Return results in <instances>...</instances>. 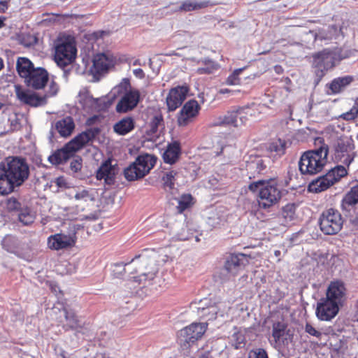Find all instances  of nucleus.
Instances as JSON below:
<instances>
[{
  "label": "nucleus",
  "instance_id": "1",
  "mask_svg": "<svg viewBox=\"0 0 358 358\" xmlns=\"http://www.w3.org/2000/svg\"><path fill=\"white\" fill-rule=\"evenodd\" d=\"M30 175L27 160L21 157H8L0 163V194H8L22 186Z\"/></svg>",
  "mask_w": 358,
  "mask_h": 358
},
{
  "label": "nucleus",
  "instance_id": "31",
  "mask_svg": "<svg viewBox=\"0 0 358 358\" xmlns=\"http://www.w3.org/2000/svg\"><path fill=\"white\" fill-rule=\"evenodd\" d=\"M49 248L59 250L67 248V236L62 234H55L48 238Z\"/></svg>",
  "mask_w": 358,
  "mask_h": 358
},
{
  "label": "nucleus",
  "instance_id": "21",
  "mask_svg": "<svg viewBox=\"0 0 358 358\" xmlns=\"http://www.w3.org/2000/svg\"><path fill=\"white\" fill-rule=\"evenodd\" d=\"M49 79L48 71L41 67H37L32 73L25 79L24 83L28 87L34 90H40L43 88L47 84Z\"/></svg>",
  "mask_w": 358,
  "mask_h": 358
},
{
  "label": "nucleus",
  "instance_id": "43",
  "mask_svg": "<svg viewBox=\"0 0 358 358\" xmlns=\"http://www.w3.org/2000/svg\"><path fill=\"white\" fill-rule=\"evenodd\" d=\"M83 228L80 224H76L75 222L71 220L69 222V255L70 254V249L76 243V231Z\"/></svg>",
  "mask_w": 358,
  "mask_h": 358
},
{
  "label": "nucleus",
  "instance_id": "53",
  "mask_svg": "<svg viewBox=\"0 0 358 358\" xmlns=\"http://www.w3.org/2000/svg\"><path fill=\"white\" fill-rule=\"evenodd\" d=\"M131 87L130 85V80L129 78H123L121 81V83L117 85L115 88L114 90L116 91L117 93L121 92H128Z\"/></svg>",
  "mask_w": 358,
  "mask_h": 358
},
{
  "label": "nucleus",
  "instance_id": "32",
  "mask_svg": "<svg viewBox=\"0 0 358 358\" xmlns=\"http://www.w3.org/2000/svg\"><path fill=\"white\" fill-rule=\"evenodd\" d=\"M197 63L202 65V66L196 69V73L199 75L211 74L217 70L219 67L217 62L209 58L201 59Z\"/></svg>",
  "mask_w": 358,
  "mask_h": 358
},
{
  "label": "nucleus",
  "instance_id": "46",
  "mask_svg": "<svg viewBox=\"0 0 358 358\" xmlns=\"http://www.w3.org/2000/svg\"><path fill=\"white\" fill-rule=\"evenodd\" d=\"M269 149L271 152H275L277 155L280 157L285 152L286 142L284 140L278 138L271 143Z\"/></svg>",
  "mask_w": 358,
  "mask_h": 358
},
{
  "label": "nucleus",
  "instance_id": "29",
  "mask_svg": "<svg viewBox=\"0 0 358 358\" xmlns=\"http://www.w3.org/2000/svg\"><path fill=\"white\" fill-rule=\"evenodd\" d=\"M76 101L80 103L83 109L87 113L93 112L94 98L87 90L82 89L80 90Z\"/></svg>",
  "mask_w": 358,
  "mask_h": 358
},
{
  "label": "nucleus",
  "instance_id": "57",
  "mask_svg": "<svg viewBox=\"0 0 358 358\" xmlns=\"http://www.w3.org/2000/svg\"><path fill=\"white\" fill-rule=\"evenodd\" d=\"M89 198V192L87 190H82L79 192H77L75 194L73 197H71L70 200H73V199L76 201H80V202H87V199Z\"/></svg>",
  "mask_w": 358,
  "mask_h": 358
},
{
  "label": "nucleus",
  "instance_id": "15",
  "mask_svg": "<svg viewBox=\"0 0 358 358\" xmlns=\"http://www.w3.org/2000/svg\"><path fill=\"white\" fill-rule=\"evenodd\" d=\"M346 291L345 283L342 280H335L329 284L324 298L341 306L346 299Z\"/></svg>",
  "mask_w": 358,
  "mask_h": 358
},
{
  "label": "nucleus",
  "instance_id": "6",
  "mask_svg": "<svg viewBox=\"0 0 358 358\" xmlns=\"http://www.w3.org/2000/svg\"><path fill=\"white\" fill-rule=\"evenodd\" d=\"M312 68L315 79L314 84L317 85L327 73L336 65L330 52V48L324 49L312 55Z\"/></svg>",
  "mask_w": 358,
  "mask_h": 358
},
{
  "label": "nucleus",
  "instance_id": "61",
  "mask_svg": "<svg viewBox=\"0 0 358 358\" xmlns=\"http://www.w3.org/2000/svg\"><path fill=\"white\" fill-rule=\"evenodd\" d=\"M58 91V86L54 82H52L50 85V91L45 95L46 96V99L49 96H54L57 94Z\"/></svg>",
  "mask_w": 358,
  "mask_h": 358
},
{
  "label": "nucleus",
  "instance_id": "39",
  "mask_svg": "<svg viewBox=\"0 0 358 358\" xmlns=\"http://www.w3.org/2000/svg\"><path fill=\"white\" fill-rule=\"evenodd\" d=\"M204 7V4L196 0H185L180 3V7L178 10H182V12H190L201 9Z\"/></svg>",
  "mask_w": 358,
  "mask_h": 358
},
{
  "label": "nucleus",
  "instance_id": "23",
  "mask_svg": "<svg viewBox=\"0 0 358 358\" xmlns=\"http://www.w3.org/2000/svg\"><path fill=\"white\" fill-rule=\"evenodd\" d=\"M111 65V60L104 53L96 55L93 58V65L90 69L94 77L106 72Z\"/></svg>",
  "mask_w": 358,
  "mask_h": 358
},
{
  "label": "nucleus",
  "instance_id": "11",
  "mask_svg": "<svg viewBox=\"0 0 358 358\" xmlns=\"http://www.w3.org/2000/svg\"><path fill=\"white\" fill-rule=\"evenodd\" d=\"M54 48V61L62 71L63 76L66 77L67 74V34L66 33H62L58 36L55 41Z\"/></svg>",
  "mask_w": 358,
  "mask_h": 358
},
{
  "label": "nucleus",
  "instance_id": "60",
  "mask_svg": "<svg viewBox=\"0 0 358 358\" xmlns=\"http://www.w3.org/2000/svg\"><path fill=\"white\" fill-rule=\"evenodd\" d=\"M358 115V112L357 110H356V108L353 106L350 110V111L345 113H343L342 115V117L344 120H355V117L357 116Z\"/></svg>",
  "mask_w": 358,
  "mask_h": 358
},
{
  "label": "nucleus",
  "instance_id": "7",
  "mask_svg": "<svg viewBox=\"0 0 358 358\" xmlns=\"http://www.w3.org/2000/svg\"><path fill=\"white\" fill-rule=\"evenodd\" d=\"M347 173V170L343 166H336L329 171L327 174L310 182L308 190L315 193L324 191L338 182L341 178L345 176Z\"/></svg>",
  "mask_w": 358,
  "mask_h": 358
},
{
  "label": "nucleus",
  "instance_id": "17",
  "mask_svg": "<svg viewBox=\"0 0 358 358\" xmlns=\"http://www.w3.org/2000/svg\"><path fill=\"white\" fill-rule=\"evenodd\" d=\"M140 100V92L138 90H129L123 93L117 102L115 110L118 113H124L132 110L138 105Z\"/></svg>",
  "mask_w": 358,
  "mask_h": 358
},
{
  "label": "nucleus",
  "instance_id": "25",
  "mask_svg": "<svg viewBox=\"0 0 358 358\" xmlns=\"http://www.w3.org/2000/svg\"><path fill=\"white\" fill-rule=\"evenodd\" d=\"M358 204V185L352 187L344 196L341 207L344 212H350Z\"/></svg>",
  "mask_w": 358,
  "mask_h": 358
},
{
  "label": "nucleus",
  "instance_id": "33",
  "mask_svg": "<svg viewBox=\"0 0 358 358\" xmlns=\"http://www.w3.org/2000/svg\"><path fill=\"white\" fill-rule=\"evenodd\" d=\"M48 161L52 165L62 164L67 161V143L62 148L57 149L48 157Z\"/></svg>",
  "mask_w": 358,
  "mask_h": 358
},
{
  "label": "nucleus",
  "instance_id": "50",
  "mask_svg": "<svg viewBox=\"0 0 358 358\" xmlns=\"http://www.w3.org/2000/svg\"><path fill=\"white\" fill-rule=\"evenodd\" d=\"M162 122L163 118L162 116H155L150 123V129L148 131V134L152 135L155 134L158 131L159 127L162 124Z\"/></svg>",
  "mask_w": 358,
  "mask_h": 358
},
{
  "label": "nucleus",
  "instance_id": "22",
  "mask_svg": "<svg viewBox=\"0 0 358 358\" xmlns=\"http://www.w3.org/2000/svg\"><path fill=\"white\" fill-rule=\"evenodd\" d=\"M117 171V164H112V160L108 159L98 169L96 177L97 180H104L107 185H113L115 182Z\"/></svg>",
  "mask_w": 358,
  "mask_h": 358
},
{
  "label": "nucleus",
  "instance_id": "56",
  "mask_svg": "<svg viewBox=\"0 0 358 358\" xmlns=\"http://www.w3.org/2000/svg\"><path fill=\"white\" fill-rule=\"evenodd\" d=\"M305 331L308 333L309 335L314 336L318 339H320L322 336V333L321 331L317 330L309 323H306L305 326Z\"/></svg>",
  "mask_w": 358,
  "mask_h": 358
},
{
  "label": "nucleus",
  "instance_id": "51",
  "mask_svg": "<svg viewBox=\"0 0 358 358\" xmlns=\"http://www.w3.org/2000/svg\"><path fill=\"white\" fill-rule=\"evenodd\" d=\"M55 129L60 134L61 136L66 138L67 137V120L66 118H63L61 120H59L55 124Z\"/></svg>",
  "mask_w": 358,
  "mask_h": 358
},
{
  "label": "nucleus",
  "instance_id": "3",
  "mask_svg": "<svg viewBox=\"0 0 358 358\" xmlns=\"http://www.w3.org/2000/svg\"><path fill=\"white\" fill-rule=\"evenodd\" d=\"M155 253L153 250L145 249L141 254L135 256L130 262L129 266H134L133 273L140 274L132 277L134 281L141 282L154 279L158 268L155 264Z\"/></svg>",
  "mask_w": 358,
  "mask_h": 358
},
{
  "label": "nucleus",
  "instance_id": "13",
  "mask_svg": "<svg viewBox=\"0 0 358 358\" xmlns=\"http://www.w3.org/2000/svg\"><path fill=\"white\" fill-rule=\"evenodd\" d=\"M334 148L336 159L348 166H350L354 160L352 152L354 145L352 143V140L348 138H339L336 141Z\"/></svg>",
  "mask_w": 358,
  "mask_h": 358
},
{
  "label": "nucleus",
  "instance_id": "45",
  "mask_svg": "<svg viewBox=\"0 0 358 358\" xmlns=\"http://www.w3.org/2000/svg\"><path fill=\"white\" fill-rule=\"evenodd\" d=\"M193 197L189 194H182L178 200V211L182 213L192 204Z\"/></svg>",
  "mask_w": 358,
  "mask_h": 358
},
{
  "label": "nucleus",
  "instance_id": "26",
  "mask_svg": "<svg viewBox=\"0 0 358 358\" xmlns=\"http://www.w3.org/2000/svg\"><path fill=\"white\" fill-rule=\"evenodd\" d=\"M2 247L7 252L19 255L23 249V243L17 237L12 235L6 236L1 242Z\"/></svg>",
  "mask_w": 358,
  "mask_h": 358
},
{
  "label": "nucleus",
  "instance_id": "52",
  "mask_svg": "<svg viewBox=\"0 0 358 358\" xmlns=\"http://www.w3.org/2000/svg\"><path fill=\"white\" fill-rule=\"evenodd\" d=\"M192 234L189 233V231L187 229L186 227H181L180 231H178L176 233L173 238L176 241H186L191 238Z\"/></svg>",
  "mask_w": 358,
  "mask_h": 358
},
{
  "label": "nucleus",
  "instance_id": "62",
  "mask_svg": "<svg viewBox=\"0 0 358 358\" xmlns=\"http://www.w3.org/2000/svg\"><path fill=\"white\" fill-rule=\"evenodd\" d=\"M79 257H76V258H73L71 259V262H69V268H68V271H69V274L70 273V271H76L78 266V263H79Z\"/></svg>",
  "mask_w": 358,
  "mask_h": 358
},
{
  "label": "nucleus",
  "instance_id": "40",
  "mask_svg": "<svg viewBox=\"0 0 358 358\" xmlns=\"http://www.w3.org/2000/svg\"><path fill=\"white\" fill-rule=\"evenodd\" d=\"M69 330L71 329H82V325H83L84 322L80 320L78 316L76 315L75 312L71 310H69ZM76 336L79 334H83L80 331L76 330Z\"/></svg>",
  "mask_w": 358,
  "mask_h": 358
},
{
  "label": "nucleus",
  "instance_id": "18",
  "mask_svg": "<svg viewBox=\"0 0 358 358\" xmlns=\"http://www.w3.org/2000/svg\"><path fill=\"white\" fill-rule=\"evenodd\" d=\"M339 308L336 303L322 298L317 303L315 314L321 321H331L338 313Z\"/></svg>",
  "mask_w": 358,
  "mask_h": 358
},
{
  "label": "nucleus",
  "instance_id": "44",
  "mask_svg": "<svg viewBox=\"0 0 358 358\" xmlns=\"http://www.w3.org/2000/svg\"><path fill=\"white\" fill-rule=\"evenodd\" d=\"M287 325L284 322H277L273 324L272 327V336L275 342L278 343L282 338L285 334Z\"/></svg>",
  "mask_w": 358,
  "mask_h": 358
},
{
  "label": "nucleus",
  "instance_id": "16",
  "mask_svg": "<svg viewBox=\"0 0 358 358\" xmlns=\"http://www.w3.org/2000/svg\"><path fill=\"white\" fill-rule=\"evenodd\" d=\"M201 107L196 100L186 102L178 115V124L180 127H185L192 122L198 115Z\"/></svg>",
  "mask_w": 358,
  "mask_h": 358
},
{
  "label": "nucleus",
  "instance_id": "58",
  "mask_svg": "<svg viewBox=\"0 0 358 358\" xmlns=\"http://www.w3.org/2000/svg\"><path fill=\"white\" fill-rule=\"evenodd\" d=\"M248 358H268V355L264 349L259 348L255 351H252L249 354Z\"/></svg>",
  "mask_w": 358,
  "mask_h": 358
},
{
  "label": "nucleus",
  "instance_id": "34",
  "mask_svg": "<svg viewBox=\"0 0 358 358\" xmlns=\"http://www.w3.org/2000/svg\"><path fill=\"white\" fill-rule=\"evenodd\" d=\"M296 206L294 203H287L282 208L281 214L284 219V224H289L296 220Z\"/></svg>",
  "mask_w": 358,
  "mask_h": 358
},
{
  "label": "nucleus",
  "instance_id": "42",
  "mask_svg": "<svg viewBox=\"0 0 358 358\" xmlns=\"http://www.w3.org/2000/svg\"><path fill=\"white\" fill-rule=\"evenodd\" d=\"M177 174L176 171H166L162 176L163 186L165 190L171 191L175 185V177Z\"/></svg>",
  "mask_w": 358,
  "mask_h": 358
},
{
  "label": "nucleus",
  "instance_id": "59",
  "mask_svg": "<svg viewBox=\"0 0 358 358\" xmlns=\"http://www.w3.org/2000/svg\"><path fill=\"white\" fill-rule=\"evenodd\" d=\"M8 122H10L11 131H17L20 129V123L19 122V120L16 115L10 117Z\"/></svg>",
  "mask_w": 358,
  "mask_h": 358
},
{
  "label": "nucleus",
  "instance_id": "37",
  "mask_svg": "<svg viewBox=\"0 0 358 358\" xmlns=\"http://www.w3.org/2000/svg\"><path fill=\"white\" fill-rule=\"evenodd\" d=\"M129 264L118 262L111 264L110 272L115 278H122L127 270L129 269Z\"/></svg>",
  "mask_w": 358,
  "mask_h": 358
},
{
  "label": "nucleus",
  "instance_id": "9",
  "mask_svg": "<svg viewBox=\"0 0 358 358\" xmlns=\"http://www.w3.org/2000/svg\"><path fill=\"white\" fill-rule=\"evenodd\" d=\"M207 329L206 323H192L180 330L178 340L182 350H187L201 339Z\"/></svg>",
  "mask_w": 358,
  "mask_h": 358
},
{
  "label": "nucleus",
  "instance_id": "54",
  "mask_svg": "<svg viewBox=\"0 0 358 358\" xmlns=\"http://www.w3.org/2000/svg\"><path fill=\"white\" fill-rule=\"evenodd\" d=\"M6 208L10 211H19L22 207L17 199L11 197L8 199Z\"/></svg>",
  "mask_w": 358,
  "mask_h": 358
},
{
  "label": "nucleus",
  "instance_id": "24",
  "mask_svg": "<svg viewBox=\"0 0 358 358\" xmlns=\"http://www.w3.org/2000/svg\"><path fill=\"white\" fill-rule=\"evenodd\" d=\"M181 147L180 142L173 141L167 145L166 149L162 156L164 162L171 165L173 164L179 159Z\"/></svg>",
  "mask_w": 358,
  "mask_h": 358
},
{
  "label": "nucleus",
  "instance_id": "14",
  "mask_svg": "<svg viewBox=\"0 0 358 358\" xmlns=\"http://www.w3.org/2000/svg\"><path fill=\"white\" fill-rule=\"evenodd\" d=\"M248 264L247 256L243 253L230 254L225 259L222 272L226 273L227 278L236 275L240 270Z\"/></svg>",
  "mask_w": 358,
  "mask_h": 358
},
{
  "label": "nucleus",
  "instance_id": "41",
  "mask_svg": "<svg viewBox=\"0 0 358 358\" xmlns=\"http://www.w3.org/2000/svg\"><path fill=\"white\" fill-rule=\"evenodd\" d=\"M35 217L31 210L26 207L22 208L18 211V220L24 225H29L34 221Z\"/></svg>",
  "mask_w": 358,
  "mask_h": 358
},
{
  "label": "nucleus",
  "instance_id": "20",
  "mask_svg": "<svg viewBox=\"0 0 358 358\" xmlns=\"http://www.w3.org/2000/svg\"><path fill=\"white\" fill-rule=\"evenodd\" d=\"M189 89L187 86H177L171 89L166 97L169 110L173 111L181 106L186 99Z\"/></svg>",
  "mask_w": 358,
  "mask_h": 358
},
{
  "label": "nucleus",
  "instance_id": "30",
  "mask_svg": "<svg viewBox=\"0 0 358 358\" xmlns=\"http://www.w3.org/2000/svg\"><path fill=\"white\" fill-rule=\"evenodd\" d=\"M354 78L351 76L339 77L334 79L329 85V89L331 94H338L341 92L348 85H349Z\"/></svg>",
  "mask_w": 358,
  "mask_h": 358
},
{
  "label": "nucleus",
  "instance_id": "12",
  "mask_svg": "<svg viewBox=\"0 0 358 358\" xmlns=\"http://www.w3.org/2000/svg\"><path fill=\"white\" fill-rule=\"evenodd\" d=\"M99 133V128H90L69 141V161L76 152L82 149L90 141H93Z\"/></svg>",
  "mask_w": 358,
  "mask_h": 358
},
{
  "label": "nucleus",
  "instance_id": "49",
  "mask_svg": "<svg viewBox=\"0 0 358 358\" xmlns=\"http://www.w3.org/2000/svg\"><path fill=\"white\" fill-rule=\"evenodd\" d=\"M77 55V48L73 37L69 34V66L72 64Z\"/></svg>",
  "mask_w": 358,
  "mask_h": 358
},
{
  "label": "nucleus",
  "instance_id": "55",
  "mask_svg": "<svg viewBox=\"0 0 358 358\" xmlns=\"http://www.w3.org/2000/svg\"><path fill=\"white\" fill-rule=\"evenodd\" d=\"M250 166H252L253 169H255V171L259 174L263 173L267 167L266 164L264 163V161L262 159H259L255 162H252Z\"/></svg>",
  "mask_w": 358,
  "mask_h": 358
},
{
  "label": "nucleus",
  "instance_id": "64",
  "mask_svg": "<svg viewBox=\"0 0 358 358\" xmlns=\"http://www.w3.org/2000/svg\"><path fill=\"white\" fill-rule=\"evenodd\" d=\"M213 348L210 347V349L207 348L206 350H202L199 355V358H213L211 355Z\"/></svg>",
  "mask_w": 358,
  "mask_h": 358
},
{
  "label": "nucleus",
  "instance_id": "5",
  "mask_svg": "<svg viewBox=\"0 0 358 358\" xmlns=\"http://www.w3.org/2000/svg\"><path fill=\"white\" fill-rule=\"evenodd\" d=\"M156 162L157 158L154 155L147 153L140 155L124 169V177L129 181L141 179L150 172Z\"/></svg>",
  "mask_w": 358,
  "mask_h": 358
},
{
  "label": "nucleus",
  "instance_id": "2",
  "mask_svg": "<svg viewBox=\"0 0 358 358\" xmlns=\"http://www.w3.org/2000/svg\"><path fill=\"white\" fill-rule=\"evenodd\" d=\"M248 189L253 192H258L257 203L260 209L268 210L278 204L282 196L281 188L275 179L259 180L251 182Z\"/></svg>",
  "mask_w": 358,
  "mask_h": 358
},
{
  "label": "nucleus",
  "instance_id": "10",
  "mask_svg": "<svg viewBox=\"0 0 358 358\" xmlns=\"http://www.w3.org/2000/svg\"><path fill=\"white\" fill-rule=\"evenodd\" d=\"M199 306L196 307L199 316L207 321L216 319L218 314L223 316L224 311L221 310L224 303L213 301L211 299H203L199 301Z\"/></svg>",
  "mask_w": 358,
  "mask_h": 358
},
{
  "label": "nucleus",
  "instance_id": "63",
  "mask_svg": "<svg viewBox=\"0 0 358 358\" xmlns=\"http://www.w3.org/2000/svg\"><path fill=\"white\" fill-rule=\"evenodd\" d=\"M47 15V18H45L44 19V21H48L50 22H53V23H56V22H59L60 21V19H61V17L57 15H55V14H46Z\"/></svg>",
  "mask_w": 358,
  "mask_h": 358
},
{
  "label": "nucleus",
  "instance_id": "19",
  "mask_svg": "<svg viewBox=\"0 0 358 358\" xmlns=\"http://www.w3.org/2000/svg\"><path fill=\"white\" fill-rule=\"evenodd\" d=\"M15 92L17 99L22 103L34 107L46 104V96H38L36 93L22 89L20 85L15 86Z\"/></svg>",
  "mask_w": 358,
  "mask_h": 358
},
{
  "label": "nucleus",
  "instance_id": "35",
  "mask_svg": "<svg viewBox=\"0 0 358 358\" xmlns=\"http://www.w3.org/2000/svg\"><path fill=\"white\" fill-rule=\"evenodd\" d=\"M219 125H232L238 127V113L235 111L228 112L226 115L220 116L216 123Z\"/></svg>",
  "mask_w": 358,
  "mask_h": 358
},
{
  "label": "nucleus",
  "instance_id": "4",
  "mask_svg": "<svg viewBox=\"0 0 358 358\" xmlns=\"http://www.w3.org/2000/svg\"><path fill=\"white\" fill-rule=\"evenodd\" d=\"M327 155L328 145L324 143L317 149L303 152L299 162L301 174L313 176L320 172L327 163Z\"/></svg>",
  "mask_w": 358,
  "mask_h": 358
},
{
  "label": "nucleus",
  "instance_id": "28",
  "mask_svg": "<svg viewBox=\"0 0 358 358\" xmlns=\"http://www.w3.org/2000/svg\"><path fill=\"white\" fill-rule=\"evenodd\" d=\"M36 68L34 64L27 57H20L17 59L16 70L21 78L24 80L32 73Z\"/></svg>",
  "mask_w": 358,
  "mask_h": 358
},
{
  "label": "nucleus",
  "instance_id": "38",
  "mask_svg": "<svg viewBox=\"0 0 358 358\" xmlns=\"http://www.w3.org/2000/svg\"><path fill=\"white\" fill-rule=\"evenodd\" d=\"M113 103V99L108 96H102L100 98H94L93 106L94 111H104L107 110Z\"/></svg>",
  "mask_w": 358,
  "mask_h": 358
},
{
  "label": "nucleus",
  "instance_id": "36",
  "mask_svg": "<svg viewBox=\"0 0 358 358\" xmlns=\"http://www.w3.org/2000/svg\"><path fill=\"white\" fill-rule=\"evenodd\" d=\"M330 52L334 57L336 64H338L341 60L349 58L352 55L351 50L342 48L330 49Z\"/></svg>",
  "mask_w": 358,
  "mask_h": 358
},
{
  "label": "nucleus",
  "instance_id": "27",
  "mask_svg": "<svg viewBox=\"0 0 358 358\" xmlns=\"http://www.w3.org/2000/svg\"><path fill=\"white\" fill-rule=\"evenodd\" d=\"M135 128V121L131 117H125L113 125V131L120 136H125Z\"/></svg>",
  "mask_w": 358,
  "mask_h": 358
},
{
  "label": "nucleus",
  "instance_id": "47",
  "mask_svg": "<svg viewBox=\"0 0 358 358\" xmlns=\"http://www.w3.org/2000/svg\"><path fill=\"white\" fill-rule=\"evenodd\" d=\"M82 161L80 157H76L70 161V169L75 174V177L78 178H82L80 174L78 173L83 166Z\"/></svg>",
  "mask_w": 358,
  "mask_h": 358
},
{
  "label": "nucleus",
  "instance_id": "8",
  "mask_svg": "<svg viewBox=\"0 0 358 358\" xmlns=\"http://www.w3.org/2000/svg\"><path fill=\"white\" fill-rule=\"evenodd\" d=\"M318 223L320 230L324 234L334 235L342 229L343 220L338 210L329 208L322 213Z\"/></svg>",
  "mask_w": 358,
  "mask_h": 358
},
{
  "label": "nucleus",
  "instance_id": "48",
  "mask_svg": "<svg viewBox=\"0 0 358 358\" xmlns=\"http://www.w3.org/2000/svg\"><path fill=\"white\" fill-rule=\"evenodd\" d=\"M245 69V67L235 69L227 79V84L229 85H238L241 84L239 75Z\"/></svg>",
  "mask_w": 358,
  "mask_h": 358
}]
</instances>
